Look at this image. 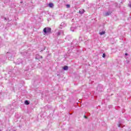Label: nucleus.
<instances>
[{"label": "nucleus", "instance_id": "1", "mask_svg": "<svg viewBox=\"0 0 131 131\" xmlns=\"http://www.w3.org/2000/svg\"><path fill=\"white\" fill-rule=\"evenodd\" d=\"M51 30H52L51 28L46 27L43 29V31L46 34H47V33H50V32H51Z\"/></svg>", "mask_w": 131, "mask_h": 131}, {"label": "nucleus", "instance_id": "2", "mask_svg": "<svg viewBox=\"0 0 131 131\" xmlns=\"http://www.w3.org/2000/svg\"><path fill=\"white\" fill-rule=\"evenodd\" d=\"M36 59H37V60H39V59H42V56H41L38 54H37L36 55Z\"/></svg>", "mask_w": 131, "mask_h": 131}, {"label": "nucleus", "instance_id": "3", "mask_svg": "<svg viewBox=\"0 0 131 131\" xmlns=\"http://www.w3.org/2000/svg\"><path fill=\"white\" fill-rule=\"evenodd\" d=\"M112 12L108 11V12H106L104 16H109L110 15H111L112 14Z\"/></svg>", "mask_w": 131, "mask_h": 131}, {"label": "nucleus", "instance_id": "4", "mask_svg": "<svg viewBox=\"0 0 131 131\" xmlns=\"http://www.w3.org/2000/svg\"><path fill=\"white\" fill-rule=\"evenodd\" d=\"M61 33H63V31H59L57 33V35H61Z\"/></svg>", "mask_w": 131, "mask_h": 131}, {"label": "nucleus", "instance_id": "5", "mask_svg": "<svg viewBox=\"0 0 131 131\" xmlns=\"http://www.w3.org/2000/svg\"><path fill=\"white\" fill-rule=\"evenodd\" d=\"M105 33V31H103L101 32V30L99 31L100 35H103Z\"/></svg>", "mask_w": 131, "mask_h": 131}, {"label": "nucleus", "instance_id": "6", "mask_svg": "<svg viewBox=\"0 0 131 131\" xmlns=\"http://www.w3.org/2000/svg\"><path fill=\"white\" fill-rule=\"evenodd\" d=\"M62 69H63V70H68V66H65L62 68Z\"/></svg>", "mask_w": 131, "mask_h": 131}, {"label": "nucleus", "instance_id": "7", "mask_svg": "<svg viewBox=\"0 0 131 131\" xmlns=\"http://www.w3.org/2000/svg\"><path fill=\"white\" fill-rule=\"evenodd\" d=\"M49 7L50 8H53L54 7V4L53 3H49Z\"/></svg>", "mask_w": 131, "mask_h": 131}, {"label": "nucleus", "instance_id": "8", "mask_svg": "<svg viewBox=\"0 0 131 131\" xmlns=\"http://www.w3.org/2000/svg\"><path fill=\"white\" fill-rule=\"evenodd\" d=\"M79 13L80 14H82L84 13V10L83 9L80 10H79Z\"/></svg>", "mask_w": 131, "mask_h": 131}, {"label": "nucleus", "instance_id": "9", "mask_svg": "<svg viewBox=\"0 0 131 131\" xmlns=\"http://www.w3.org/2000/svg\"><path fill=\"white\" fill-rule=\"evenodd\" d=\"M76 43H77V41H73L72 42L71 45H72H72H76Z\"/></svg>", "mask_w": 131, "mask_h": 131}, {"label": "nucleus", "instance_id": "10", "mask_svg": "<svg viewBox=\"0 0 131 131\" xmlns=\"http://www.w3.org/2000/svg\"><path fill=\"white\" fill-rule=\"evenodd\" d=\"M25 104L26 105H29V102L27 100H26V101H25Z\"/></svg>", "mask_w": 131, "mask_h": 131}, {"label": "nucleus", "instance_id": "11", "mask_svg": "<svg viewBox=\"0 0 131 131\" xmlns=\"http://www.w3.org/2000/svg\"><path fill=\"white\" fill-rule=\"evenodd\" d=\"M71 31H73V32L74 31V28L71 27Z\"/></svg>", "mask_w": 131, "mask_h": 131}, {"label": "nucleus", "instance_id": "12", "mask_svg": "<svg viewBox=\"0 0 131 131\" xmlns=\"http://www.w3.org/2000/svg\"><path fill=\"white\" fill-rule=\"evenodd\" d=\"M105 57H106V54H105V53H103L102 55V58H105Z\"/></svg>", "mask_w": 131, "mask_h": 131}, {"label": "nucleus", "instance_id": "13", "mask_svg": "<svg viewBox=\"0 0 131 131\" xmlns=\"http://www.w3.org/2000/svg\"><path fill=\"white\" fill-rule=\"evenodd\" d=\"M64 25H65V24H64V23H62L60 25V26H64Z\"/></svg>", "mask_w": 131, "mask_h": 131}, {"label": "nucleus", "instance_id": "14", "mask_svg": "<svg viewBox=\"0 0 131 131\" xmlns=\"http://www.w3.org/2000/svg\"><path fill=\"white\" fill-rule=\"evenodd\" d=\"M67 8H70V6L69 5H67Z\"/></svg>", "mask_w": 131, "mask_h": 131}, {"label": "nucleus", "instance_id": "15", "mask_svg": "<svg viewBox=\"0 0 131 131\" xmlns=\"http://www.w3.org/2000/svg\"><path fill=\"white\" fill-rule=\"evenodd\" d=\"M4 20H7V18L5 17Z\"/></svg>", "mask_w": 131, "mask_h": 131}, {"label": "nucleus", "instance_id": "16", "mask_svg": "<svg viewBox=\"0 0 131 131\" xmlns=\"http://www.w3.org/2000/svg\"><path fill=\"white\" fill-rule=\"evenodd\" d=\"M125 56H127V53L125 54Z\"/></svg>", "mask_w": 131, "mask_h": 131}, {"label": "nucleus", "instance_id": "17", "mask_svg": "<svg viewBox=\"0 0 131 131\" xmlns=\"http://www.w3.org/2000/svg\"><path fill=\"white\" fill-rule=\"evenodd\" d=\"M79 39H80H80H81V37H79Z\"/></svg>", "mask_w": 131, "mask_h": 131}, {"label": "nucleus", "instance_id": "18", "mask_svg": "<svg viewBox=\"0 0 131 131\" xmlns=\"http://www.w3.org/2000/svg\"><path fill=\"white\" fill-rule=\"evenodd\" d=\"M84 118H88L86 116H84Z\"/></svg>", "mask_w": 131, "mask_h": 131}, {"label": "nucleus", "instance_id": "19", "mask_svg": "<svg viewBox=\"0 0 131 131\" xmlns=\"http://www.w3.org/2000/svg\"><path fill=\"white\" fill-rule=\"evenodd\" d=\"M118 127H121L120 125H118Z\"/></svg>", "mask_w": 131, "mask_h": 131}, {"label": "nucleus", "instance_id": "20", "mask_svg": "<svg viewBox=\"0 0 131 131\" xmlns=\"http://www.w3.org/2000/svg\"><path fill=\"white\" fill-rule=\"evenodd\" d=\"M72 49H76V48H75V47H74V48H72Z\"/></svg>", "mask_w": 131, "mask_h": 131}, {"label": "nucleus", "instance_id": "21", "mask_svg": "<svg viewBox=\"0 0 131 131\" xmlns=\"http://www.w3.org/2000/svg\"><path fill=\"white\" fill-rule=\"evenodd\" d=\"M22 3H23V2H20V4H22Z\"/></svg>", "mask_w": 131, "mask_h": 131}, {"label": "nucleus", "instance_id": "22", "mask_svg": "<svg viewBox=\"0 0 131 131\" xmlns=\"http://www.w3.org/2000/svg\"><path fill=\"white\" fill-rule=\"evenodd\" d=\"M0 131H2V130H0Z\"/></svg>", "mask_w": 131, "mask_h": 131}]
</instances>
